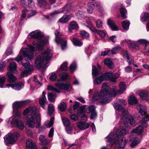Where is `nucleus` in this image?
Listing matches in <instances>:
<instances>
[{
    "label": "nucleus",
    "mask_w": 149,
    "mask_h": 149,
    "mask_svg": "<svg viewBox=\"0 0 149 149\" xmlns=\"http://www.w3.org/2000/svg\"><path fill=\"white\" fill-rule=\"evenodd\" d=\"M120 89L118 92L117 87L114 86L112 88H109L107 84L104 83L101 91L99 94H95L93 98L94 101H99L101 104H106L110 102L112 100V97H115L118 92L120 94L126 90L125 84L124 82L120 83Z\"/></svg>",
    "instance_id": "f257e3e1"
},
{
    "label": "nucleus",
    "mask_w": 149,
    "mask_h": 149,
    "mask_svg": "<svg viewBox=\"0 0 149 149\" xmlns=\"http://www.w3.org/2000/svg\"><path fill=\"white\" fill-rule=\"evenodd\" d=\"M26 116V124L29 127L33 128L36 127L38 128L40 125V114L38 112L36 106L30 107L26 109L24 111Z\"/></svg>",
    "instance_id": "f03ea898"
},
{
    "label": "nucleus",
    "mask_w": 149,
    "mask_h": 149,
    "mask_svg": "<svg viewBox=\"0 0 149 149\" xmlns=\"http://www.w3.org/2000/svg\"><path fill=\"white\" fill-rule=\"evenodd\" d=\"M29 35L31 38L38 40V42L35 41L33 42V46L26 45L27 47L32 51L41 50L43 48V46L48 43V38L45 37L44 34L39 30L31 32L29 33Z\"/></svg>",
    "instance_id": "7ed1b4c3"
},
{
    "label": "nucleus",
    "mask_w": 149,
    "mask_h": 149,
    "mask_svg": "<svg viewBox=\"0 0 149 149\" xmlns=\"http://www.w3.org/2000/svg\"><path fill=\"white\" fill-rule=\"evenodd\" d=\"M113 107L115 109L119 112L118 114L120 118V123H123L127 127L130 125H134L135 120L128 113L127 111L125 110L122 106L117 103L113 104Z\"/></svg>",
    "instance_id": "20e7f679"
},
{
    "label": "nucleus",
    "mask_w": 149,
    "mask_h": 149,
    "mask_svg": "<svg viewBox=\"0 0 149 149\" xmlns=\"http://www.w3.org/2000/svg\"><path fill=\"white\" fill-rule=\"evenodd\" d=\"M33 51L28 47L23 48L20 50L19 54L15 58V60L18 62L21 61V64L25 69H30L31 66L29 62L25 59H23V57L31 60L33 57Z\"/></svg>",
    "instance_id": "39448f33"
},
{
    "label": "nucleus",
    "mask_w": 149,
    "mask_h": 149,
    "mask_svg": "<svg viewBox=\"0 0 149 149\" xmlns=\"http://www.w3.org/2000/svg\"><path fill=\"white\" fill-rule=\"evenodd\" d=\"M52 56L51 50L47 49L44 51L40 55L37 56L35 60V64L37 67L40 68L43 62L45 61L46 63L49 62Z\"/></svg>",
    "instance_id": "423d86ee"
},
{
    "label": "nucleus",
    "mask_w": 149,
    "mask_h": 149,
    "mask_svg": "<svg viewBox=\"0 0 149 149\" xmlns=\"http://www.w3.org/2000/svg\"><path fill=\"white\" fill-rule=\"evenodd\" d=\"M105 141L109 145L111 146L113 144H116L120 147L122 148L125 146L128 141V140L126 138H123L120 139L118 141V139L115 138V135L112 132H110L105 138Z\"/></svg>",
    "instance_id": "0eeeda50"
},
{
    "label": "nucleus",
    "mask_w": 149,
    "mask_h": 149,
    "mask_svg": "<svg viewBox=\"0 0 149 149\" xmlns=\"http://www.w3.org/2000/svg\"><path fill=\"white\" fill-rule=\"evenodd\" d=\"M21 116V113L19 112H17L15 116L12 117L10 118L8 123L12 125L15 124L19 129H23L24 128V123L19 120Z\"/></svg>",
    "instance_id": "6e6552de"
},
{
    "label": "nucleus",
    "mask_w": 149,
    "mask_h": 149,
    "mask_svg": "<svg viewBox=\"0 0 149 149\" xmlns=\"http://www.w3.org/2000/svg\"><path fill=\"white\" fill-rule=\"evenodd\" d=\"M149 120V114L144 116L141 122H140V125L133 129L132 131V133H136L137 134H141L143 132V128L147 127V122Z\"/></svg>",
    "instance_id": "1a4fd4ad"
},
{
    "label": "nucleus",
    "mask_w": 149,
    "mask_h": 149,
    "mask_svg": "<svg viewBox=\"0 0 149 149\" xmlns=\"http://www.w3.org/2000/svg\"><path fill=\"white\" fill-rule=\"evenodd\" d=\"M54 34L55 36V42L57 44L60 43L62 49L64 50L67 47L66 40L60 36V33L59 30H57Z\"/></svg>",
    "instance_id": "9d476101"
},
{
    "label": "nucleus",
    "mask_w": 149,
    "mask_h": 149,
    "mask_svg": "<svg viewBox=\"0 0 149 149\" xmlns=\"http://www.w3.org/2000/svg\"><path fill=\"white\" fill-rule=\"evenodd\" d=\"M19 135V134L17 132L13 134H8L4 138V141L7 144H13L17 140Z\"/></svg>",
    "instance_id": "9b49d317"
},
{
    "label": "nucleus",
    "mask_w": 149,
    "mask_h": 149,
    "mask_svg": "<svg viewBox=\"0 0 149 149\" xmlns=\"http://www.w3.org/2000/svg\"><path fill=\"white\" fill-rule=\"evenodd\" d=\"M101 76L103 80H110L112 82L115 81L116 79L119 77V74H113L111 71L105 72Z\"/></svg>",
    "instance_id": "f8f14e48"
},
{
    "label": "nucleus",
    "mask_w": 149,
    "mask_h": 149,
    "mask_svg": "<svg viewBox=\"0 0 149 149\" xmlns=\"http://www.w3.org/2000/svg\"><path fill=\"white\" fill-rule=\"evenodd\" d=\"M86 106H83L80 108L81 110V111L80 113L78 112V115L81 117L85 118H87V115L84 113L83 111L88 113H89L93 111L95 109V106L94 105L90 106L86 108H85Z\"/></svg>",
    "instance_id": "ddd939ff"
},
{
    "label": "nucleus",
    "mask_w": 149,
    "mask_h": 149,
    "mask_svg": "<svg viewBox=\"0 0 149 149\" xmlns=\"http://www.w3.org/2000/svg\"><path fill=\"white\" fill-rule=\"evenodd\" d=\"M92 71L93 77H96L93 80L94 84L98 85L100 84L103 80L101 75L99 77H96L98 75V72L95 66H93Z\"/></svg>",
    "instance_id": "4468645a"
},
{
    "label": "nucleus",
    "mask_w": 149,
    "mask_h": 149,
    "mask_svg": "<svg viewBox=\"0 0 149 149\" xmlns=\"http://www.w3.org/2000/svg\"><path fill=\"white\" fill-rule=\"evenodd\" d=\"M55 85L57 88L61 90H64L67 91H69L72 88L70 84L68 82L66 83L65 84L57 83L55 84Z\"/></svg>",
    "instance_id": "2eb2a0df"
},
{
    "label": "nucleus",
    "mask_w": 149,
    "mask_h": 149,
    "mask_svg": "<svg viewBox=\"0 0 149 149\" xmlns=\"http://www.w3.org/2000/svg\"><path fill=\"white\" fill-rule=\"evenodd\" d=\"M127 132V131L123 127H120L117 129L116 131L115 132L114 130H113V132H111L113 133L115 138L118 139L120 136L125 135Z\"/></svg>",
    "instance_id": "dca6fc26"
},
{
    "label": "nucleus",
    "mask_w": 149,
    "mask_h": 149,
    "mask_svg": "<svg viewBox=\"0 0 149 149\" xmlns=\"http://www.w3.org/2000/svg\"><path fill=\"white\" fill-rule=\"evenodd\" d=\"M97 10L100 12L102 13L104 11L103 8L99 2H95L94 1L88 3V8L94 9L95 6Z\"/></svg>",
    "instance_id": "f3484780"
},
{
    "label": "nucleus",
    "mask_w": 149,
    "mask_h": 149,
    "mask_svg": "<svg viewBox=\"0 0 149 149\" xmlns=\"http://www.w3.org/2000/svg\"><path fill=\"white\" fill-rule=\"evenodd\" d=\"M28 100L20 102H16L13 104V108L14 110H17L19 108L24 106L29 103Z\"/></svg>",
    "instance_id": "a211bd4d"
},
{
    "label": "nucleus",
    "mask_w": 149,
    "mask_h": 149,
    "mask_svg": "<svg viewBox=\"0 0 149 149\" xmlns=\"http://www.w3.org/2000/svg\"><path fill=\"white\" fill-rule=\"evenodd\" d=\"M71 4L69 3L67 4L65 6H64L62 9L61 10L55 11L52 13L53 15L58 14L61 13H68L71 10Z\"/></svg>",
    "instance_id": "6ab92c4d"
},
{
    "label": "nucleus",
    "mask_w": 149,
    "mask_h": 149,
    "mask_svg": "<svg viewBox=\"0 0 149 149\" xmlns=\"http://www.w3.org/2000/svg\"><path fill=\"white\" fill-rule=\"evenodd\" d=\"M6 86L8 87H10L15 90L19 91L23 87L24 84L22 83L19 82L13 84H6Z\"/></svg>",
    "instance_id": "aec40b11"
},
{
    "label": "nucleus",
    "mask_w": 149,
    "mask_h": 149,
    "mask_svg": "<svg viewBox=\"0 0 149 149\" xmlns=\"http://www.w3.org/2000/svg\"><path fill=\"white\" fill-rule=\"evenodd\" d=\"M77 127L81 130H84L88 128L89 126V124L88 123L80 121L77 123Z\"/></svg>",
    "instance_id": "412c9836"
},
{
    "label": "nucleus",
    "mask_w": 149,
    "mask_h": 149,
    "mask_svg": "<svg viewBox=\"0 0 149 149\" xmlns=\"http://www.w3.org/2000/svg\"><path fill=\"white\" fill-rule=\"evenodd\" d=\"M46 93L43 91L42 94V97L39 100V103L40 105L43 109H45V104L47 103V99L45 97Z\"/></svg>",
    "instance_id": "4be33fe9"
},
{
    "label": "nucleus",
    "mask_w": 149,
    "mask_h": 149,
    "mask_svg": "<svg viewBox=\"0 0 149 149\" xmlns=\"http://www.w3.org/2000/svg\"><path fill=\"white\" fill-rule=\"evenodd\" d=\"M36 145L35 143L30 139L26 141V149H36Z\"/></svg>",
    "instance_id": "5701e85b"
},
{
    "label": "nucleus",
    "mask_w": 149,
    "mask_h": 149,
    "mask_svg": "<svg viewBox=\"0 0 149 149\" xmlns=\"http://www.w3.org/2000/svg\"><path fill=\"white\" fill-rule=\"evenodd\" d=\"M136 109L142 115H145L146 113V107L141 104H138L136 106Z\"/></svg>",
    "instance_id": "b1692460"
},
{
    "label": "nucleus",
    "mask_w": 149,
    "mask_h": 149,
    "mask_svg": "<svg viewBox=\"0 0 149 149\" xmlns=\"http://www.w3.org/2000/svg\"><path fill=\"white\" fill-rule=\"evenodd\" d=\"M136 109L142 115H145L146 113V107L141 104H138L136 106Z\"/></svg>",
    "instance_id": "393cba45"
},
{
    "label": "nucleus",
    "mask_w": 149,
    "mask_h": 149,
    "mask_svg": "<svg viewBox=\"0 0 149 149\" xmlns=\"http://www.w3.org/2000/svg\"><path fill=\"white\" fill-rule=\"evenodd\" d=\"M6 75L7 77V80L8 82L13 83L16 82V77L10 72H7Z\"/></svg>",
    "instance_id": "a878e982"
},
{
    "label": "nucleus",
    "mask_w": 149,
    "mask_h": 149,
    "mask_svg": "<svg viewBox=\"0 0 149 149\" xmlns=\"http://www.w3.org/2000/svg\"><path fill=\"white\" fill-rule=\"evenodd\" d=\"M79 27L77 23L75 21H72L70 22L69 27V31L72 32L73 29L77 30Z\"/></svg>",
    "instance_id": "bb28decb"
},
{
    "label": "nucleus",
    "mask_w": 149,
    "mask_h": 149,
    "mask_svg": "<svg viewBox=\"0 0 149 149\" xmlns=\"http://www.w3.org/2000/svg\"><path fill=\"white\" fill-rule=\"evenodd\" d=\"M17 65L15 62H13L10 63L8 67V70L10 72L16 73L17 71L16 70Z\"/></svg>",
    "instance_id": "cd10ccee"
},
{
    "label": "nucleus",
    "mask_w": 149,
    "mask_h": 149,
    "mask_svg": "<svg viewBox=\"0 0 149 149\" xmlns=\"http://www.w3.org/2000/svg\"><path fill=\"white\" fill-rule=\"evenodd\" d=\"M134 43V44L135 46H138L139 44H142L146 46L149 44V41L145 39H140Z\"/></svg>",
    "instance_id": "c85d7f7f"
},
{
    "label": "nucleus",
    "mask_w": 149,
    "mask_h": 149,
    "mask_svg": "<svg viewBox=\"0 0 149 149\" xmlns=\"http://www.w3.org/2000/svg\"><path fill=\"white\" fill-rule=\"evenodd\" d=\"M107 24L112 30L113 31L118 30V28L117 26L116 25L114 22L112 20L110 19H108Z\"/></svg>",
    "instance_id": "c756f323"
},
{
    "label": "nucleus",
    "mask_w": 149,
    "mask_h": 149,
    "mask_svg": "<svg viewBox=\"0 0 149 149\" xmlns=\"http://www.w3.org/2000/svg\"><path fill=\"white\" fill-rule=\"evenodd\" d=\"M54 120V117L51 118L49 121H47L45 122L43 125L41 127V128L50 127L53 125Z\"/></svg>",
    "instance_id": "7c9ffc66"
},
{
    "label": "nucleus",
    "mask_w": 149,
    "mask_h": 149,
    "mask_svg": "<svg viewBox=\"0 0 149 149\" xmlns=\"http://www.w3.org/2000/svg\"><path fill=\"white\" fill-rule=\"evenodd\" d=\"M139 95L142 99L146 100L149 103V98H148V93L147 91H140L139 93Z\"/></svg>",
    "instance_id": "2f4dec72"
},
{
    "label": "nucleus",
    "mask_w": 149,
    "mask_h": 149,
    "mask_svg": "<svg viewBox=\"0 0 149 149\" xmlns=\"http://www.w3.org/2000/svg\"><path fill=\"white\" fill-rule=\"evenodd\" d=\"M128 103L130 104L133 105L137 103V101L135 97L133 95L130 96L128 98Z\"/></svg>",
    "instance_id": "473e14b6"
},
{
    "label": "nucleus",
    "mask_w": 149,
    "mask_h": 149,
    "mask_svg": "<svg viewBox=\"0 0 149 149\" xmlns=\"http://www.w3.org/2000/svg\"><path fill=\"white\" fill-rule=\"evenodd\" d=\"M70 15H64L59 19V22L65 23L70 19Z\"/></svg>",
    "instance_id": "72a5a7b5"
},
{
    "label": "nucleus",
    "mask_w": 149,
    "mask_h": 149,
    "mask_svg": "<svg viewBox=\"0 0 149 149\" xmlns=\"http://www.w3.org/2000/svg\"><path fill=\"white\" fill-rule=\"evenodd\" d=\"M149 17V13L145 12L141 14V20L143 22H146Z\"/></svg>",
    "instance_id": "f704fd0d"
},
{
    "label": "nucleus",
    "mask_w": 149,
    "mask_h": 149,
    "mask_svg": "<svg viewBox=\"0 0 149 149\" xmlns=\"http://www.w3.org/2000/svg\"><path fill=\"white\" fill-rule=\"evenodd\" d=\"M71 40L73 44L75 46H80L83 44L81 40L79 39H76L74 38H73Z\"/></svg>",
    "instance_id": "c9c22d12"
},
{
    "label": "nucleus",
    "mask_w": 149,
    "mask_h": 149,
    "mask_svg": "<svg viewBox=\"0 0 149 149\" xmlns=\"http://www.w3.org/2000/svg\"><path fill=\"white\" fill-rule=\"evenodd\" d=\"M61 79H59L58 80V82H60L61 80L63 81L66 80L68 78V74L67 72H62L61 73L59 74V76H61Z\"/></svg>",
    "instance_id": "e433bc0d"
},
{
    "label": "nucleus",
    "mask_w": 149,
    "mask_h": 149,
    "mask_svg": "<svg viewBox=\"0 0 149 149\" xmlns=\"http://www.w3.org/2000/svg\"><path fill=\"white\" fill-rule=\"evenodd\" d=\"M104 64L109 68H112L113 67V65L112 62L109 59H105L104 60Z\"/></svg>",
    "instance_id": "4c0bfd02"
},
{
    "label": "nucleus",
    "mask_w": 149,
    "mask_h": 149,
    "mask_svg": "<svg viewBox=\"0 0 149 149\" xmlns=\"http://www.w3.org/2000/svg\"><path fill=\"white\" fill-rule=\"evenodd\" d=\"M56 97V95L53 93H50L48 96V100L50 102L54 101Z\"/></svg>",
    "instance_id": "58836bf2"
},
{
    "label": "nucleus",
    "mask_w": 149,
    "mask_h": 149,
    "mask_svg": "<svg viewBox=\"0 0 149 149\" xmlns=\"http://www.w3.org/2000/svg\"><path fill=\"white\" fill-rule=\"evenodd\" d=\"M140 142V140L138 138H135L130 144V146L132 148H133L136 146Z\"/></svg>",
    "instance_id": "ea45409f"
},
{
    "label": "nucleus",
    "mask_w": 149,
    "mask_h": 149,
    "mask_svg": "<svg viewBox=\"0 0 149 149\" xmlns=\"http://www.w3.org/2000/svg\"><path fill=\"white\" fill-rule=\"evenodd\" d=\"M130 22L128 20L123 21L122 23V25L124 29L128 30L129 28Z\"/></svg>",
    "instance_id": "a19ab883"
},
{
    "label": "nucleus",
    "mask_w": 149,
    "mask_h": 149,
    "mask_svg": "<svg viewBox=\"0 0 149 149\" xmlns=\"http://www.w3.org/2000/svg\"><path fill=\"white\" fill-rule=\"evenodd\" d=\"M59 110L61 111H64L66 109V106L65 103L63 102L60 103L58 106Z\"/></svg>",
    "instance_id": "79ce46f5"
},
{
    "label": "nucleus",
    "mask_w": 149,
    "mask_h": 149,
    "mask_svg": "<svg viewBox=\"0 0 149 149\" xmlns=\"http://www.w3.org/2000/svg\"><path fill=\"white\" fill-rule=\"evenodd\" d=\"M39 140L42 145H46L48 142L44 135H40L39 137Z\"/></svg>",
    "instance_id": "37998d69"
},
{
    "label": "nucleus",
    "mask_w": 149,
    "mask_h": 149,
    "mask_svg": "<svg viewBox=\"0 0 149 149\" xmlns=\"http://www.w3.org/2000/svg\"><path fill=\"white\" fill-rule=\"evenodd\" d=\"M54 111V106L52 104H49L48 107V111L47 114L50 115Z\"/></svg>",
    "instance_id": "c03bdc74"
},
{
    "label": "nucleus",
    "mask_w": 149,
    "mask_h": 149,
    "mask_svg": "<svg viewBox=\"0 0 149 149\" xmlns=\"http://www.w3.org/2000/svg\"><path fill=\"white\" fill-rule=\"evenodd\" d=\"M61 69V70L65 71L68 70V63L66 62H64L61 65L60 68L59 70Z\"/></svg>",
    "instance_id": "a18cd8bd"
},
{
    "label": "nucleus",
    "mask_w": 149,
    "mask_h": 149,
    "mask_svg": "<svg viewBox=\"0 0 149 149\" xmlns=\"http://www.w3.org/2000/svg\"><path fill=\"white\" fill-rule=\"evenodd\" d=\"M31 72V70L30 69L26 70L21 72V75L23 77H26L30 74Z\"/></svg>",
    "instance_id": "49530a36"
},
{
    "label": "nucleus",
    "mask_w": 149,
    "mask_h": 149,
    "mask_svg": "<svg viewBox=\"0 0 149 149\" xmlns=\"http://www.w3.org/2000/svg\"><path fill=\"white\" fill-rule=\"evenodd\" d=\"M62 120L64 125L65 126H68L70 124L69 120L65 117L62 118Z\"/></svg>",
    "instance_id": "de8ad7c7"
},
{
    "label": "nucleus",
    "mask_w": 149,
    "mask_h": 149,
    "mask_svg": "<svg viewBox=\"0 0 149 149\" xmlns=\"http://www.w3.org/2000/svg\"><path fill=\"white\" fill-rule=\"evenodd\" d=\"M47 89L48 90H50L57 93H59L60 92L58 89H57L56 88H55L51 85H49L47 86Z\"/></svg>",
    "instance_id": "09e8293b"
},
{
    "label": "nucleus",
    "mask_w": 149,
    "mask_h": 149,
    "mask_svg": "<svg viewBox=\"0 0 149 149\" xmlns=\"http://www.w3.org/2000/svg\"><path fill=\"white\" fill-rule=\"evenodd\" d=\"M29 12L30 10L26 9H24L22 10V20H23V19L26 18V15L27 14H29Z\"/></svg>",
    "instance_id": "8fccbe9b"
},
{
    "label": "nucleus",
    "mask_w": 149,
    "mask_h": 149,
    "mask_svg": "<svg viewBox=\"0 0 149 149\" xmlns=\"http://www.w3.org/2000/svg\"><path fill=\"white\" fill-rule=\"evenodd\" d=\"M120 12L122 17L124 18H126V14L127 13V10L125 8H122L120 9Z\"/></svg>",
    "instance_id": "3c124183"
},
{
    "label": "nucleus",
    "mask_w": 149,
    "mask_h": 149,
    "mask_svg": "<svg viewBox=\"0 0 149 149\" xmlns=\"http://www.w3.org/2000/svg\"><path fill=\"white\" fill-rule=\"evenodd\" d=\"M38 5L40 6H44L46 4V2L45 0H38Z\"/></svg>",
    "instance_id": "603ef678"
},
{
    "label": "nucleus",
    "mask_w": 149,
    "mask_h": 149,
    "mask_svg": "<svg viewBox=\"0 0 149 149\" xmlns=\"http://www.w3.org/2000/svg\"><path fill=\"white\" fill-rule=\"evenodd\" d=\"M80 34L84 38H88L89 37L88 33L85 31H81Z\"/></svg>",
    "instance_id": "864d4df0"
},
{
    "label": "nucleus",
    "mask_w": 149,
    "mask_h": 149,
    "mask_svg": "<svg viewBox=\"0 0 149 149\" xmlns=\"http://www.w3.org/2000/svg\"><path fill=\"white\" fill-rule=\"evenodd\" d=\"M103 22L101 19H98L96 22V24L97 27L98 28H101L102 26Z\"/></svg>",
    "instance_id": "5fc2aeb1"
},
{
    "label": "nucleus",
    "mask_w": 149,
    "mask_h": 149,
    "mask_svg": "<svg viewBox=\"0 0 149 149\" xmlns=\"http://www.w3.org/2000/svg\"><path fill=\"white\" fill-rule=\"evenodd\" d=\"M57 77V75L55 73H53L50 76L49 79L51 81H54L56 80Z\"/></svg>",
    "instance_id": "6e6d98bb"
},
{
    "label": "nucleus",
    "mask_w": 149,
    "mask_h": 149,
    "mask_svg": "<svg viewBox=\"0 0 149 149\" xmlns=\"http://www.w3.org/2000/svg\"><path fill=\"white\" fill-rule=\"evenodd\" d=\"M76 64L75 63H72L71 65L70 66V70L71 73L73 72V71L76 69Z\"/></svg>",
    "instance_id": "4d7b16f0"
},
{
    "label": "nucleus",
    "mask_w": 149,
    "mask_h": 149,
    "mask_svg": "<svg viewBox=\"0 0 149 149\" xmlns=\"http://www.w3.org/2000/svg\"><path fill=\"white\" fill-rule=\"evenodd\" d=\"M72 127H68L65 128V131L67 133L70 134H73Z\"/></svg>",
    "instance_id": "13d9d810"
},
{
    "label": "nucleus",
    "mask_w": 149,
    "mask_h": 149,
    "mask_svg": "<svg viewBox=\"0 0 149 149\" xmlns=\"http://www.w3.org/2000/svg\"><path fill=\"white\" fill-rule=\"evenodd\" d=\"M12 48L11 47H9L6 49L5 55H6V56H8L12 54Z\"/></svg>",
    "instance_id": "bf43d9fd"
},
{
    "label": "nucleus",
    "mask_w": 149,
    "mask_h": 149,
    "mask_svg": "<svg viewBox=\"0 0 149 149\" xmlns=\"http://www.w3.org/2000/svg\"><path fill=\"white\" fill-rule=\"evenodd\" d=\"M6 79V78L4 77L0 78V88H3V84L4 82Z\"/></svg>",
    "instance_id": "052dcab7"
},
{
    "label": "nucleus",
    "mask_w": 149,
    "mask_h": 149,
    "mask_svg": "<svg viewBox=\"0 0 149 149\" xmlns=\"http://www.w3.org/2000/svg\"><path fill=\"white\" fill-rule=\"evenodd\" d=\"M99 35L102 38L105 37L106 35V32L104 31L98 30L97 32Z\"/></svg>",
    "instance_id": "680f3d73"
},
{
    "label": "nucleus",
    "mask_w": 149,
    "mask_h": 149,
    "mask_svg": "<svg viewBox=\"0 0 149 149\" xmlns=\"http://www.w3.org/2000/svg\"><path fill=\"white\" fill-rule=\"evenodd\" d=\"M6 66L5 61H2L0 63V71L2 72L3 70V68Z\"/></svg>",
    "instance_id": "e2e57ef3"
},
{
    "label": "nucleus",
    "mask_w": 149,
    "mask_h": 149,
    "mask_svg": "<svg viewBox=\"0 0 149 149\" xmlns=\"http://www.w3.org/2000/svg\"><path fill=\"white\" fill-rule=\"evenodd\" d=\"M36 11L35 10H31V11H30L28 16V18H29L34 15L36 14Z\"/></svg>",
    "instance_id": "0e129e2a"
},
{
    "label": "nucleus",
    "mask_w": 149,
    "mask_h": 149,
    "mask_svg": "<svg viewBox=\"0 0 149 149\" xmlns=\"http://www.w3.org/2000/svg\"><path fill=\"white\" fill-rule=\"evenodd\" d=\"M126 42L127 44L129 45H130L134 47L135 46V45L134 44V42L135 41H132L130 40L127 39L126 40Z\"/></svg>",
    "instance_id": "69168bd1"
},
{
    "label": "nucleus",
    "mask_w": 149,
    "mask_h": 149,
    "mask_svg": "<svg viewBox=\"0 0 149 149\" xmlns=\"http://www.w3.org/2000/svg\"><path fill=\"white\" fill-rule=\"evenodd\" d=\"M120 47H117L113 48L111 50V52L112 54H114L116 53L118 50H119Z\"/></svg>",
    "instance_id": "338daca9"
},
{
    "label": "nucleus",
    "mask_w": 149,
    "mask_h": 149,
    "mask_svg": "<svg viewBox=\"0 0 149 149\" xmlns=\"http://www.w3.org/2000/svg\"><path fill=\"white\" fill-rule=\"evenodd\" d=\"M88 26L89 28V29L91 31L95 33H97V32L98 30H97L95 27L93 26L92 25H88Z\"/></svg>",
    "instance_id": "774afa93"
}]
</instances>
